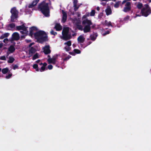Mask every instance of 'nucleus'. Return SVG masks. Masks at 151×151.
<instances>
[{"mask_svg": "<svg viewBox=\"0 0 151 151\" xmlns=\"http://www.w3.org/2000/svg\"><path fill=\"white\" fill-rule=\"evenodd\" d=\"M55 27L57 31H60L62 29V26L59 24H55Z\"/></svg>", "mask_w": 151, "mask_h": 151, "instance_id": "aec40b11", "label": "nucleus"}, {"mask_svg": "<svg viewBox=\"0 0 151 151\" xmlns=\"http://www.w3.org/2000/svg\"><path fill=\"white\" fill-rule=\"evenodd\" d=\"M3 46V44L1 43H0V48H1Z\"/></svg>", "mask_w": 151, "mask_h": 151, "instance_id": "09e8293b", "label": "nucleus"}, {"mask_svg": "<svg viewBox=\"0 0 151 151\" xmlns=\"http://www.w3.org/2000/svg\"><path fill=\"white\" fill-rule=\"evenodd\" d=\"M71 57L70 56H68L66 58H64V60H68Z\"/></svg>", "mask_w": 151, "mask_h": 151, "instance_id": "c03bdc74", "label": "nucleus"}, {"mask_svg": "<svg viewBox=\"0 0 151 151\" xmlns=\"http://www.w3.org/2000/svg\"><path fill=\"white\" fill-rule=\"evenodd\" d=\"M47 67L48 69L49 70L52 69V66L51 65H48Z\"/></svg>", "mask_w": 151, "mask_h": 151, "instance_id": "ea45409f", "label": "nucleus"}, {"mask_svg": "<svg viewBox=\"0 0 151 151\" xmlns=\"http://www.w3.org/2000/svg\"><path fill=\"white\" fill-rule=\"evenodd\" d=\"M81 23V21L80 19H76L74 21V23H75L77 26H78L80 25Z\"/></svg>", "mask_w": 151, "mask_h": 151, "instance_id": "412c9836", "label": "nucleus"}, {"mask_svg": "<svg viewBox=\"0 0 151 151\" xmlns=\"http://www.w3.org/2000/svg\"><path fill=\"white\" fill-rule=\"evenodd\" d=\"M0 59L1 60H5L6 59V57L5 56H2L0 58Z\"/></svg>", "mask_w": 151, "mask_h": 151, "instance_id": "37998d69", "label": "nucleus"}, {"mask_svg": "<svg viewBox=\"0 0 151 151\" xmlns=\"http://www.w3.org/2000/svg\"><path fill=\"white\" fill-rule=\"evenodd\" d=\"M9 33H6L2 35L0 37L1 39H3L5 37H7L9 35Z\"/></svg>", "mask_w": 151, "mask_h": 151, "instance_id": "5701e85b", "label": "nucleus"}, {"mask_svg": "<svg viewBox=\"0 0 151 151\" xmlns=\"http://www.w3.org/2000/svg\"><path fill=\"white\" fill-rule=\"evenodd\" d=\"M14 58L13 57H10L8 62L9 63H12L14 61Z\"/></svg>", "mask_w": 151, "mask_h": 151, "instance_id": "cd10ccee", "label": "nucleus"}, {"mask_svg": "<svg viewBox=\"0 0 151 151\" xmlns=\"http://www.w3.org/2000/svg\"><path fill=\"white\" fill-rule=\"evenodd\" d=\"M96 9L98 10V11H99V10H100V8L98 6L96 8Z\"/></svg>", "mask_w": 151, "mask_h": 151, "instance_id": "603ef678", "label": "nucleus"}, {"mask_svg": "<svg viewBox=\"0 0 151 151\" xmlns=\"http://www.w3.org/2000/svg\"><path fill=\"white\" fill-rule=\"evenodd\" d=\"M134 1H136L137 0H133Z\"/></svg>", "mask_w": 151, "mask_h": 151, "instance_id": "bf43d9fd", "label": "nucleus"}, {"mask_svg": "<svg viewBox=\"0 0 151 151\" xmlns=\"http://www.w3.org/2000/svg\"><path fill=\"white\" fill-rule=\"evenodd\" d=\"M3 41L4 43H7L9 41V40L8 39L5 38L4 40Z\"/></svg>", "mask_w": 151, "mask_h": 151, "instance_id": "58836bf2", "label": "nucleus"}, {"mask_svg": "<svg viewBox=\"0 0 151 151\" xmlns=\"http://www.w3.org/2000/svg\"><path fill=\"white\" fill-rule=\"evenodd\" d=\"M127 1V0H124L122 2V4H124V3H125Z\"/></svg>", "mask_w": 151, "mask_h": 151, "instance_id": "49530a36", "label": "nucleus"}, {"mask_svg": "<svg viewBox=\"0 0 151 151\" xmlns=\"http://www.w3.org/2000/svg\"><path fill=\"white\" fill-rule=\"evenodd\" d=\"M12 76V74H9L8 76H6V79H9V78H10Z\"/></svg>", "mask_w": 151, "mask_h": 151, "instance_id": "4c0bfd02", "label": "nucleus"}, {"mask_svg": "<svg viewBox=\"0 0 151 151\" xmlns=\"http://www.w3.org/2000/svg\"><path fill=\"white\" fill-rule=\"evenodd\" d=\"M15 27V25L14 24H9L7 27V29L9 30H11Z\"/></svg>", "mask_w": 151, "mask_h": 151, "instance_id": "4be33fe9", "label": "nucleus"}, {"mask_svg": "<svg viewBox=\"0 0 151 151\" xmlns=\"http://www.w3.org/2000/svg\"><path fill=\"white\" fill-rule=\"evenodd\" d=\"M34 44V43H31L29 45V46L31 47L32 45Z\"/></svg>", "mask_w": 151, "mask_h": 151, "instance_id": "8fccbe9b", "label": "nucleus"}, {"mask_svg": "<svg viewBox=\"0 0 151 151\" xmlns=\"http://www.w3.org/2000/svg\"><path fill=\"white\" fill-rule=\"evenodd\" d=\"M85 38L83 35L80 36L78 38V40L80 43H83L84 41Z\"/></svg>", "mask_w": 151, "mask_h": 151, "instance_id": "4468645a", "label": "nucleus"}, {"mask_svg": "<svg viewBox=\"0 0 151 151\" xmlns=\"http://www.w3.org/2000/svg\"><path fill=\"white\" fill-rule=\"evenodd\" d=\"M141 12L142 16L147 17L151 13V9L148 4H145Z\"/></svg>", "mask_w": 151, "mask_h": 151, "instance_id": "39448f33", "label": "nucleus"}, {"mask_svg": "<svg viewBox=\"0 0 151 151\" xmlns=\"http://www.w3.org/2000/svg\"><path fill=\"white\" fill-rule=\"evenodd\" d=\"M79 16H80V15L78 14V17H79Z\"/></svg>", "mask_w": 151, "mask_h": 151, "instance_id": "052dcab7", "label": "nucleus"}, {"mask_svg": "<svg viewBox=\"0 0 151 151\" xmlns=\"http://www.w3.org/2000/svg\"><path fill=\"white\" fill-rule=\"evenodd\" d=\"M35 52V49L33 47H31L29 50L28 54L29 56V57L31 56Z\"/></svg>", "mask_w": 151, "mask_h": 151, "instance_id": "ddd939ff", "label": "nucleus"}, {"mask_svg": "<svg viewBox=\"0 0 151 151\" xmlns=\"http://www.w3.org/2000/svg\"><path fill=\"white\" fill-rule=\"evenodd\" d=\"M88 16V15H84L82 17L83 19H85L82 22V23L83 24H87L83 29V31L85 33L89 32L90 29V25L92 24L91 21L86 19V17Z\"/></svg>", "mask_w": 151, "mask_h": 151, "instance_id": "20e7f679", "label": "nucleus"}, {"mask_svg": "<svg viewBox=\"0 0 151 151\" xmlns=\"http://www.w3.org/2000/svg\"><path fill=\"white\" fill-rule=\"evenodd\" d=\"M51 34L53 35H55L57 34V33L54 32L53 30H52L50 32Z\"/></svg>", "mask_w": 151, "mask_h": 151, "instance_id": "e433bc0d", "label": "nucleus"}, {"mask_svg": "<svg viewBox=\"0 0 151 151\" xmlns=\"http://www.w3.org/2000/svg\"><path fill=\"white\" fill-rule=\"evenodd\" d=\"M105 12L107 15L108 16L111 14L112 11L111 8L109 7L107 8L105 10Z\"/></svg>", "mask_w": 151, "mask_h": 151, "instance_id": "6ab92c4d", "label": "nucleus"}, {"mask_svg": "<svg viewBox=\"0 0 151 151\" xmlns=\"http://www.w3.org/2000/svg\"><path fill=\"white\" fill-rule=\"evenodd\" d=\"M77 26L78 28L79 29L81 30H82L83 29V27L82 26H81L80 25H78V26Z\"/></svg>", "mask_w": 151, "mask_h": 151, "instance_id": "c9c22d12", "label": "nucleus"}, {"mask_svg": "<svg viewBox=\"0 0 151 151\" xmlns=\"http://www.w3.org/2000/svg\"><path fill=\"white\" fill-rule=\"evenodd\" d=\"M43 52L45 54H49L51 52L49 45H47L43 47L42 48Z\"/></svg>", "mask_w": 151, "mask_h": 151, "instance_id": "1a4fd4ad", "label": "nucleus"}, {"mask_svg": "<svg viewBox=\"0 0 151 151\" xmlns=\"http://www.w3.org/2000/svg\"><path fill=\"white\" fill-rule=\"evenodd\" d=\"M17 68V65H15L14 66V67H13V69H16Z\"/></svg>", "mask_w": 151, "mask_h": 151, "instance_id": "de8ad7c7", "label": "nucleus"}, {"mask_svg": "<svg viewBox=\"0 0 151 151\" xmlns=\"http://www.w3.org/2000/svg\"><path fill=\"white\" fill-rule=\"evenodd\" d=\"M143 6L142 4L139 3L137 6V8L139 9H141Z\"/></svg>", "mask_w": 151, "mask_h": 151, "instance_id": "c756f323", "label": "nucleus"}, {"mask_svg": "<svg viewBox=\"0 0 151 151\" xmlns=\"http://www.w3.org/2000/svg\"><path fill=\"white\" fill-rule=\"evenodd\" d=\"M35 38L39 42L42 43L47 40L46 34L44 31H40L35 34Z\"/></svg>", "mask_w": 151, "mask_h": 151, "instance_id": "f03ea898", "label": "nucleus"}, {"mask_svg": "<svg viewBox=\"0 0 151 151\" xmlns=\"http://www.w3.org/2000/svg\"><path fill=\"white\" fill-rule=\"evenodd\" d=\"M91 40H94L93 38L92 37V36H91Z\"/></svg>", "mask_w": 151, "mask_h": 151, "instance_id": "6e6d98bb", "label": "nucleus"}, {"mask_svg": "<svg viewBox=\"0 0 151 151\" xmlns=\"http://www.w3.org/2000/svg\"><path fill=\"white\" fill-rule=\"evenodd\" d=\"M12 38L14 40H17L19 38V34L17 32L14 33L12 35Z\"/></svg>", "mask_w": 151, "mask_h": 151, "instance_id": "9d476101", "label": "nucleus"}, {"mask_svg": "<svg viewBox=\"0 0 151 151\" xmlns=\"http://www.w3.org/2000/svg\"><path fill=\"white\" fill-rule=\"evenodd\" d=\"M62 36L60 37L64 40L70 39L71 37V31L68 27H64L62 32Z\"/></svg>", "mask_w": 151, "mask_h": 151, "instance_id": "7ed1b4c3", "label": "nucleus"}, {"mask_svg": "<svg viewBox=\"0 0 151 151\" xmlns=\"http://www.w3.org/2000/svg\"><path fill=\"white\" fill-rule=\"evenodd\" d=\"M9 50L10 52H13L15 50L14 47L13 46H11L9 49Z\"/></svg>", "mask_w": 151, "mask_h": 151, "instance_id": "b1692460", "label": "nucleus"}, {"mask_svg": "<svg viewBox=\"0 0 151 151\" xmlns=\"http://www.w3.org/2000/svg\"><path fill=\"white\" fill-rule=\"evenodd\" d=\"M11 12L12 13L11 21L14 22V19L17 17L18 12L15 8L12 9Z\"/></svg>", "mask_w": 151, "mask_h": 151, "instance_id": "423d86ee", "label": "nucleus"}, {"mask_svg": "<svg viewBox=\"0 0 151 151\" xmlns=\"http://www.w3.org/2000/svg\"><path fill=\"white\" fill-rule=\"evenodd\" d=\"M45 69V67L43 66H42V67L40 69V71L41 72H43L44 71Z\"/></svg>", "mask_w": 151, "mask_h": 151, "instance_id": "2f4dec72", "label": "nucleus"}, {"mask_svg": "<svg viewBox=\"0 0 151 151\" xmlns=\"http://www.w3.org/2000/svg\"><path fill=\"white\" fill-rule=\"evenodd\" d=\"M97 34L96 33H95V36H96V37H97Z\"/></svg>", "mask_w": 151, "mask_h": 151, "instance_id": "4d7b16f0", "label": "nucleus"}, {"mask_svg": "<svg viewBox=\"0 0 151 151\" xmlns=\"http://www.w3.org/2000/svg\"><path fill=\"white\" fill-rule=\"evenodd\" d=\"M27 42H30L31 40H25Z\"/></svg>", "mask_w": 151, "mask_h": 151, "instance_id": "5fc2aeb1", "label": "nucleus"}, {"mask_svg": "<svg viewBox=\"0 0 151 151\" xmlns=\"http://www.w3.org/2000/svg\"><path fill=\"white\" fill-rule=\"evenodd\" d=\"M64 45H67L68 47H70L71 45V43L70 41H68L67 42H66L64 43Z\"/></svg>", "mask_w": 151, "mask_h": 151, "instance_id": "a878e982", "label": "nucleus"}, {"mask_svg": "<svg viewBox=\"0 0 151 151\" xmlns=\"http://www.w3.org/2000/svg\"><path fill=\"white\" fill-rule=\"evenodd\" d=\"M77 0H74L73 1V6L74 7V10L75 11L77 10L79 7V6L77 5Z\"/></svg>", "mask_w": 151, "mask_h": 151, "instance_id": "dca6fc26", "label": "nucleus"}, {"mask_svg": "<svg viewBox=\"0 0 151 151\" xmlns=\"http://www.w3.org/2000/svg\"><path fill=\"white\" fill-rule=\"evenodd\" d=\"M73 51L75 52L77 54H80L81 53L80 51L78 49H74Z\"/></svg>", "mask_w": 151, "mask_h": 151, "instance_id": "72a5a7b5", "label": "nucleus"}, {"mask_svg": "<svg viewBox=\"0 0 151 151\" xmlns=\"http://www.w3.org/2000/svg\"><path fill=\"white\" fill-rule=\"evenodd\" d=\"M119 5V1L117 2L114 5V6L116 8H118Z\"/></svg>", "mask_w": 151, "mask_h": 151, "instance_id": "473e14b6", "label": "nucleus"}, {"mask_svg": "<svg viewBox=\"0 0 151 151\" xmlns=\"http://www.w3.org/2000/svg\"><path fill=\"white\" fill-rule=\"evenodd\" d=\"M136 16L135 17H140V15H139V14H136Z\"/></svg>", "mask_w": 151, "mask_h": 151, "instance_id": "3c124183", "label": "nucleus"}, {"mask_svg": "<svg viewBox=\"0 0 151 151\" xmlns=\"http://www.w3.org/2000/svg\"><path fill=\"white\" fill-rule=\"evenodd\" d=\"M17 29L18 30H22L20 32L23 34L27 35V34L28 31H27V28L25 27L24 24L22 26H17Z\"/></svg>", "mask_w": 151, "mask_h": 151, "instance_id": "0eeeda50", "label": "nucleus"}, {"mask_svg": "<svg viewBox=\"0 0 151 151\" xmlns=\"http://www.w3.org/2000/svg\"><path fill=\"white\" fill-rule=\"evenodd\" d=\"M90 15L91 16H94V11L93 10L90 13Z\"/></svg>", "mask_w": 151, "mask_h": 151, "instance_id": "a19ab883", "label": "nucleus"}, {"mask_svg": "<svg viewBox=\"0 0 151 151\" xmlns=\"http://www.w3.org/2000/svg\"><path fill=\"white\" fill-rule=\"evenodd\" d=\"M131 3L129 2H127L125 5L123 11L125 12H127L131 10Z\"/></svg>", "mask_w": 151, "mask_h": 151, "instance_id": "6e6552de", "label": "nucleus"}, {"mask_svg": "<svg viewBox=\"0 0 151 151\" xmlns=\"http://www.w3.org/2000/svg\"><path fill=\"white\" fill-rule=\"evenodd\" d=\"M39 55L37 53H36L34 55L32 59L33 60H35L37 58H39Z\"/></svg>", "mask_w": 151, "mask_h": 151, "instance_id": "393cba45", "label": "nucleus"}, {"mask_svg": "<svg viewBox=\"0 0 151 151\" xmlns=\"http://www.w3.org/2000/svg\"><path fill=\"white\" fill-rule=\"evenodd\" d=\"M8 69L7 68H5L2 70V72L3 74H6L8 71Z\"/></svg>", "mask_w": 151, "mask_h": 151, "instance_id": "bb28decb", "label": "nucleus"}, {"mask_svg": "<svg viewBox=\"0 0 151 151\" xmlns=\"http://www.w3.org/2000/svg\"><path fill=\"white\" fill-rule=\"evenodd\" d=\"M95 29L96 28V26L95 25Z\"/></svg>", "mask_w": 151, "mask_h": 151, "instance_id": "680f3d73", "label": "nucleus"}, {"mask_svg": "<svg viewBox=\"0 0 151 151\" xmlns=\"http://www.w3.org/2000/svg\"><path fill=\"white\" fill-rule=\"evenodd\" d=\"M1 68H0V72L1 71Z\"/></svg>", "mask_w": 151, "mask_h": 151, "instance_id": "13d9d810", "label": "nucleus"}, {"mask_svg": "<svg viewBox=\"0 0 151 151\" xmlns=\"http://www.w3.org/2000/svg\"><path fill=\"white\" fill-rule=\"evenodd\" d=\"M64 49L67 51H69L70 50V47H68L67 45L65 46Z\"/></svg>", "mask_w": 151, "mask_h": 151, "instance_id": "7c9ffc66", "label": "nucleus"}, {"mask_svg": "<svg viewBox=\"0 0 151 151\" xmlns=\"http://www.w3.org/2000/svg\"><path fill=\"white\" fill-rule=\"evenodd\" d=\"M37 30V28L35 27H32L31 28H30L29 32H30V35L31 36L32 35L35 33V32H36Z\"/></svg>", "mask_w": 151, "mask_h": 151, "instance_id": "f8f14e48", "label": "nucleus"}, {"mask_svg": "<svg viewBox=\"0 0 151 151\" xmlns=\"http://www.w3.org/2000/svg\"><path fill=\"white\" fill-rule=\"evenodd\" d=\"M33 68L36 69V70L37 71H39V70L38 68V65L36 64H35L33 65Z\"/></svg>", "mask_w": 151, "mask_h": 151, "instance_id": "c85d7f7f", "label": "nucleus"}, {"mask_svg": "<svg viewBox=\"0 0 151 151\" xmlns=\"http://www.w3.org/2000/svg\"><path fill=\"white\" fill-rule=\"evenodd\" d=\"M51 4L50 2L49 3H47L44 1L39 6V8L45 16L48 17L49 16L50 11L48 6Z\"/></svg>", "mask_w": 151, "mask_h": 151, "instance_id": "f257e3e1", "label": "nucleus"}, {"mask_svg": "<svg viewBox=\"0 0 151 151\" xmlns=\"http://www.w3.org/2000/svg\"><path fill=\"white\" fill-rule=\"evenodd\" d=\"M48 57H50V56L48 55Z\"/></svg>", "mask_w": 151, "mask_h": 151, "instance_id": "e2e57ef3", "label": "nucleus"}, {"mask_svg": "<svg viewBox=\"0 0 151 151\" xmlns=\"http://www.w3.org/2000/svg\"><path fill=\"white\" fill-rule=\"evenodd\" d=\"M110 33L109 31H107L105 32L102 34V35L103 36H104L106 35L107 34H108Z\"/></svg>", "mask_w": 151, "mask_h": 151, "instance_id": "f704fd0d", "label": "nucleus"}, {"mask_svg": "<svg viewBox=\"0 0 151 151\" xmlns=\"http://www.w3.org/2000/svg\"><path fill=\"white\" fill-rule=\"evenodd\" d=\"M56 58L53 57L52 58H49L48 59L47 61L49 63H52L53 64H55L56 61Z\"/></svg>", "mask_w": 151, "mask_h": 151, "instance_id": "9b49d317", "label": "nucleus"}, {"mask_svg": "<svg viewBox=\"0 0 151 151\" xmlns=\"http://www.w3.org/2000/svg\"><path fill=\"white\" fill-rule=\"evenodd\" d=\"M40 60H37V61H36V62L37 63H39L40 62Z\"/></svg>", "mask_w": 151, "mask_h": 151, "instance_id": "864d4df0", "label": "nucleus"}, {"mask_svg": "<svg viewBox=\"0 0 151 151\" xmlns=\"http://www.w3.org/2000/svg\"><path fill=\"white\" fill-rule=\"evenodd\" d=\"M62 13L63 14L62 22L63 23L65 22L67 19V14L66 13L63 11H62Z\"/></svg>", "mask_w": 151, "mask_h": 151, "instance_id": "f3484780", "label": "nucleus"}, {"mask_svg": "<svg viewBox=\"0 0 151 151\" xmlns=\"http://www.w3.org/2000/svg\"><path fill=\"white\" fill-rule=\"evenodd\" d=\"M40 65H42V66L45 67V66L47 65V64L46 63H44L43 64L42 63H41L40 64Z\"/></svg>", "mask_w": 151, "mask_h": 151, "instance_id": "79ce46f5", "label": "nucleus"}, {"mask_svg": "<svg viewBox=\"0 0 151 151\" xmlns=\"http://www.w3.org/2000/svg\"><path fill=\"white\" fill-rule=\"evenodd\" d=\"M129 16H127L125 17L124 18V20H128L129 19Z\"/></svg>", "mask_w": 151, "mask_h": 151, "instance_id": "a18cd8bd", "label": "nucleus"}, {"mask_svg": "<svg viewBox=\"0 0 151 151\" xmlns=\"http://www.w3.org/2000/svg\"><path fill=\"white\" fill-rule=\"evenodd\" d=\"M102 24L104 26H107L108 27H112L111 22L110 21L108 22L107 20H105L104 22H102Z\"/></svg>", "mask_w": 151, "mask_h": 151, "instance_id": "2eb2a0df", "label": "nucleus"}, {"mask_svg": "<svg viewBox=\"0 0 151 151\" xmlns=\"http://www.w3.org/2000/svg\"><path fill=\"white\" fill-rule=\"evenodd\" d=\"M116 0H114V1H115Z\"/></svg>", "mask_w": 151, "mask_h": 151, "instance_id": "69168bd1", "label": "nucleus"}, {"mask_svg": "<svg viewBox=\"0 0 151 151\" xmlns=\"http://www.w3.org/2000/svg\"><path fill=\"white\" fill-rule=\"evenodd\" d=\"M150 1H151V0H150Z\"/></svg>", "mask_w": 151, "mask_h": 151, "instance_id": "0e129e2a", "label": "nucleus"}, {"mask_svg": "<svg viewBox=\"0 0 151 151\" xmlns=\"http://www.w3.org/2000/svg\"><path fill=\"white\" fill-rule=\"evenodd\" d=\"M40 0H34L32 3L29 6V7L32 8L36 5Z\"/></svg>", "mask_w": 151, "mask_h": 151, "instance_id": "a211bd4d", "label": "nucleus"}]
</instances>
